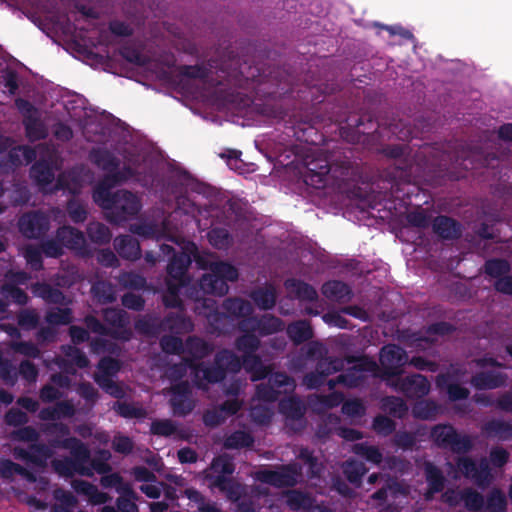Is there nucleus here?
<instances>
[{
	"label": "nucleus",
	"instance_id": "obj_1",
	"mask_svg": "<svg viewBox=\"0 0 512 512\" xmlns=\"http://www.w3.org/2000/svg\"><path fill=\"white\" fill-rule=\"evenodd\" d=\"M175 242L179 251L168 245L161 246L163 254L173 253L171 262L168 265L170 280L167 283V293L164 296L166 306L178 307L180 305L179 294L186 287L187 278L185 272L187 266L194 259L202 269L210 271L202 277L200 288L206 294L222 296L227 293V281L237 279L238 273L235 267L228 263L217 262L212 254H200L196 245L190 241L181 239H170Z\"/></svg>",
	"mask_w": 512,
	"mask_h": 512
},
{
	"label": "nucleus",
	"instance_id": "obj_2",
	"mask_svg": "<svg viewBox=\"0 0 512 512\" xmlns=\"http://www.w3.org/2000/svg\"><path fill=\"white\" fill-rule=\"evenodd\" d=\"M91 159L99 168L107 172L104 180L93 193L94 201L108 211L109 217L114 222L126 221L129 217L136 215L141 209L138 197L124 190L112 195L110 188L129 179L139 180L136 177L138 159L125 156L124 167L121 171L118 170V161L107 150L94 149L91 152Z\"/></svg>",
	"mask_w": 512,
	"mask_h": 512
},
{
	"label": "nucleus",
	"instance_id": "obj_3",
	"mask_svg": "<svg viewBox=\"0 0 512 512\" xmlns=\"http://www.w3.org/2000/svg\"><path fill=\"white\" fill-rule=\"evenodd\" d=\"M161 346L166 353L178 354L181 352L183 354L184 363L173 367L169 375L175 380L182 377V372L186 374L189 370L190 376L197 385L201 386V382L204 380L209 383L218 382L225 377L226 371L237 372L241 368L240 360L229 351H223L217 355L216 368L198 367L193 360L200 359L211 351L209 345L198 338H190L183 346L177 337H164Z\"/></svg>",
	"mask_w": 512,
	"mask_h": 512
},
{
	"label": "nucleus",
	"instance_id": "obj_4",
	"mask_svg": "<svg viewBox=\"0 0 512 512\" xmlns=\"http://www.w3.org/2000/svg\"><path fill=\"white\" fill-rule=\"evenodd\" d=\"M48 433L56 434L57 437L53 441L55 446H61L63 448L71 450L73 456L72 459L54 460V470L61 476H73L74 474H80L84 476H93L94 471L102 474L109 470V466L106 463H97L93 461L92 466H86L85 463L89 459L88 449L75 438H66L69 434V428L64 424H55L48 428Z\"/></svg>",
	"mask_w": 512,
	"mask_h": 512
},
{
	"label": "nucleus",
	"instance_id": "obj_5",
	"mask_svg": "<svg viewBox=\"0 0 512 512\" xmlns=\"http://www.w3.org/2000/svg\"><path fill=\"white\" fill-rule=\"evenodd\" d=\"M269 385H259L256 396L252 399L250 417L256 424H266L272 416L271 403L274 402L280 394H288L295 388L293 379L282 373L272 375Z\"/></svg>",
	"mask_w": 512,
	"mask_h": 512
},
{
	"label": "nucleus",
	"instance_id": "obj_6",
	"mask_svg": "<svg viewBox=\"0 0 512 512\" xmlns=\"http://www.w3.org/2000/svg\"><path fill=\"white\" fill-rule=\"evenodd\" d=\"M233 471L234 466L231 459L226 455L219 456L211 464L209 478L211 480V486L217 487L225 492L230 500L238 501L244 488L228 478Z\"/></svg>",
	"mask_w": 512,
	"mask_h": 512
},
{
	"label": "nucleus",
	"instance_id": "obj_7",
	"mask_svg": "<svg viewBox=\"0 0 512 512\" xmlns=\"http://www.w3.org/2000/svg\"><path fill=\"white\" fill-rule=\"evenodd\" d=\"M104 318L109 328L104 327L94 317H87L88 328L100 336H111L115 339L127 340L130 337V329L127 328L128 320L126 313L119 309H106Z\"/></svg>",
	"mask_w": 512,
	"mask_h": 512
},
{
	"label": "nucleus",
	"instance_id": "obj_8",
	"mask_svg": "<svg viewBox=\"0 0 512 512\" xmlns=\"http://www.w3.org/2000/svg\"><path fill=\"white\" fill-rule=\"evenodd\" d=\"M259 341L254 334H246L242 336L237 343L238 350L244 353L243 365L251 379L256 381L266 376L268 368L255 356L251 355L258 347Z\"/></svg>",
	"mask_w": 512,
	"mask_h": 512
},
{
	"label": "nucleus",
	"instance_id": "obj_9",
	"mask_svg": "<svg viewBox=\"0 0 512 512\" xmlns=\"http://www.w3.org/2000/svg\"><path fill=\"white\" fill-rule=\"evenodd\" d=\"M57 238L61 245L54 241H47L43 248L44 252L49 257H57L62 254V246L73 249L82 253L85 244L84 235L78 230L71 227H63L58 230Z\"/></svg>",
	"mask_w": 512,
	"mask_h": 512
},
{
	"label": "nucleus",
	"instance_id": "obj_10",
	"mask_svg": "<svg viewBox=\"0 0 512 512\" xmlns=\"http://www.w3.org/2000/svg\"><path fill=\"white\" fill-rule=\"evenodd\" d=\"M119 363L110 358H103L98 365V372L95 374L96 383L108 394L115 398L125 396L124 387L113 382L112 377L118 372Z\"/></svg>",
	"mask_w": 512,
	"mask_h": 512
},
{
	"label": "nucleus",
	"instance_id": "obj_11",
	"mask_svg": "<svg viewBox=\"0 0 512 512\" xmlns=\"http://www.w3.org/2000/svg\"><path fill=\"white\" fill-rule=\"evenodd\" d=\"M300 474L296 465L281 467L277 470L262 469L255 472V479L275 487L292 486L297 483Z\"/></svg>",
	"mask_w": 512,
	"mask_h": 512
},
{
	"label": "nucleus",
	"instance_id": "obj_12",
	"mask_svg": "<svg viewBox=\"0 0 512 512\" xmlns=\"http://www.w3.org/2000/svg\"><path fill=\"white\" fill-rule=\"evenodd\" d=\"M431 436L439 446L449 447L456 452L466 451L471 446L468 437L458 435L453 427L448 425L436 426Z\"/></svg>",
	"mask_w": 512,
	"mask_h": 512
},
{
	"label": "nucleus",
	"instance_id": "obj_13",
	"mask_svg": "<svg viewBox=\"0 0 512 512\" xmlns=\"http://www.w3.org/2000/svg\"><path fill=\"white\" fill-rule=\"evenodd\" d=\"M377 364L368 359H360L345 374H341L337 378V383H341L346 387H357L361 385L368 375H375L377 372Z\"/></svg>",
	"mask_w": 512,
	"mask_h": 512
},
{
	"label": "nucleus",
	"instance_id": "obj_14",
	"mask_svg": "<svg viewBox=\"0 0 512 512\" xmlns=\"http://www.w3.org/2000/svg\"><path fill=\"white\" fill-rule=\"evenodd\" d=\"M388 384L408 397H421L429 392V382L420 374L396 377L388 380Z\"/></svg>",
	"mask_w": 512,
	"mask_h": 512
},
{
	"label": "nucleus",
	"instance_id": "obj_15",
	"mask_svg": "<svg viewBox=\"0 0 512 512\" xmlns=\"http://www.w3.org/2000/svg\"><path fill=\"white\" fill-rule=\"evenodd\" d=\"M409 361L407 353L396 345H387L382 348L380 353V363L385 372L395 378L397 369L401 368ZM391 379V377H390ZM389 378L387 379V381Z\"/></svg>",
	"mask_w": 512,
	"mask_h": 512
},
{
	"label": "nucleus",
	"instance_id": "obj_16",
	"mask_svg": "<svg viewBox=\"0 0 512 512\" xmlns=\"http://www.w3.org/2000/svg\"><path fill=\"white\" fill-rule=\"evenodd\" d=\"M16 106L25 116L26 132L29 139L36 140L43 138L46 135V129L37 117V110L34 109L29 102L22 99L16 100Z\"/></svg>",
	"mask_w": 512,
	"mask_h": 512
},
{
	"label": "nucleus",
	"instance_id": "obj_17",
	"mask_svg": "<svg viewBox=\"0 0 512 512\" xmlns=\"http://www.w3.org/2000/svg\"><path fill=\"white\" fill-rule=\"evenodd\" d=\"M459 470L467 477L472 479L477 485L484 486L489 483L491 473L486 460H482L479 465L467 458L459 459Z\"/></svg>",
	"mask_w": 512,
	"mask_h": 512
},
{
	"label": "nucleus",
	"instance_id": "obj_18",
	"mask_svg": "<svg viewBox=\"0 0 512 512\" xmlns=\"http://www.w3.org/2000/svg\"><path fill=\"white\" fill-rule=\"evenodd\" d=\"M443 501L450 506H456L461 502L464 506L471 511H478L484 506L483 497L472 490H466L463 493L449 490L443 495Z\"/></svg>",
	"mask_w": 512,
	"mask_h": 512
},
{
	"label": "nucleus",
	"instance_id": "obj_19",
	"mask_svg": "<svg viewBox=\"0 0 512 512\" xmlns=\"http://www.w3.org/2000/svg\"><path fill=\"white\" fill-rule=\"evenodd\" d=\"M16 459L24 461L27 465L44 468L47 460L51 457V451L45 446H30L29 450L21 447L14 449Z\"/></svg>",
	"mask_w": 512,
	"mask_h": 512
},
{
	"label": "nucleus",
	"instance_id": "obj_20",
	"mask_svg": "<svg viewBox=\"0 0 512 512\" xmlns=\"http://www.w3.org/2000/svg\"><path fill=\"white\" fill-rule=\"evenodd\" d=\"M21 233L28 238H36L48 229V218L40 213L24 215L19 221Z\"/></svg>",
	"mask_w": 512,
	"mask_h": 512
},
{
	"label": "nucleus",
	"instance_id": "obj_21",
	"mask_svg": "<svg viewBox=\"0 0 512 512\" xmlns=\"http://www.w3.org/2000/svg\"><path fill=\"white\" fill-rule=\"evenodd\" d=\"M189 385L187 382L175 384L171 390V405L176 415H185L193 408V403L189 397Z\"/></svg>",
	"mask_w": 512,
	"mask_h": 512
},
{
	"label": "nucleus",
	"instance_id": "obj_22",
	"mask_svg": "<svg viewBox=\"0 0 512 512\" xmlns=\"http://www.w3.org/2000/svg\"><path fill=\"white\" fill-rule=\"evenodd\" d=\"M55 155L53 151L47 150V159H43L36 163L31 169V176L42 187L45 192L50 191L46 188L54 178L53 159ZM57 168H55L56 170Z\"/></svg>",
	"mask_w": 512,
	"mask_h": 512
},
{
	"label": "nucleus",
	"instance_id": "obj_23",
	"mask_svg": "<svg viewBox=\"0 0 512 512\" xmlns=\"http://www.w3.org/2000/svg\"><path fill=\"white\" fill-rule=\"evenodd\" d=\"M304 165L307 168L305 181L308 184L315 185L317 187H319L321 184H325L324 177L330 172V166L327 159H310L308 157L304 160Z\"/></svg>",
	"mask_w": 512,
	"mask_h": 512
},
{
	"label": "nucleus",
	"instance_id": "obj_24",
	"mask_svg": "<svg viewBox=\"0 0 512 512\" xmlns=\"http://www.w3.org/2000/svg\"><path fill=\"white\" fill-rule=\"evenodd\" d=\"M282 322L273 316H264L261 320H256L254 318L244 319L241 322V329L243 331L251 330L252 332H257L260 335L271 334L282 329Z\"/></svg>",
	"mask_w": 512,
	"mask_h": 512
},
{
	"label": "nucleus",
	"instance_id": "obj_25",
	"mask_svg": "<svg viewBox=\"0 0 512 512\" xmlns=\"http://www.w3.org/2000/svg\"><path fill=\"white\" fill-rule=\"evenodd\" d=\"M71 486L77 494L86 496L93 505L104 504L110 499L106 493L87 481L73 480Z\"/></svg>",
	"mask_w": 512,
	"mask_h": 512
},
{
	"label": "nucleus",
	"instance_id": "obj_26",
	"mask_svg": "<svg viewBox=\"0 0 512 512\" xmlns=\"http://www.w3.org/2000/svg\"><path fill=\"white\" fill-rule=\"evenodd\" d=\"M66 359L57 362L58 367L65 373H71L69 365H76L79 368H84L88 365V359L77 348L67 346L63 348Z\"/></svg>",
	"mask_w": 512,
	"mask_h": 512
},
{
	"label": "nucleus",
	"instance_id": "obj_27",
	"mask_svg": "<svg viewBox=\"0 0 512 512\" xmlns=\"http://www.w3.org/2000/svg\"><path fill=\"white\" fill-rule=\"evenodd\" d=\"M115 248L124 258L134 260L140 257L139 243L130 236H122L115 239Z\"/></svg>",
	"mask_w": 512,
	"mask_h": 512
},
{
	"label": "nucleus",
	"instance_id": "obj_28",
	"mask_svg": "<svg viewBox=\"0 0 512 512\" xmlns=\"http://www.w3.org/2000/svg\"><path fill=\"white\" fill-rule=\"evenodd\" d=\"M505 378L496 370H487L475 376L472 380L473 385L479 389H492L502 385Z\"/></svg>",
	"mask_w": 512,
	"mask_h": 512
},
{
	"label": "nucleus",
	"instance_id": "obj_29",
	"mask_svg": "<svg viewBox=\"0 0 512 512\" xmlns=\"http://www.w3.org/2000/svg\"><path fill=\"white\" fill-rule=\"evenodd\" d=\"M52 382L54 385H46L42 388L40 397L45 402L54 401L63 396V393L60 392V388H68L69 380L66 376L62 375H53Z\"/></svg>",
	"mask_w": 512,
	"mask_h": 512
},
{
	"label": "nucleus",
	"instance_id": "obj_30",
	"mask_svg": "<svg viewBox=\"0 0 512 512\" xmlns=\"http://www.w3.org/2000/svg\"><path fill=\"white\" fill-rule=\"evenodd\" d=\"M75 414V408L70 402H59L53 408H46L40 411L39 417L42 420H58L71 417Z\"/></svg>",
	"mask_w": 512,
	"mask_h": 512
},
{
	"label": "nucleus",
	"instance_id": "obj_31",
	"mask_svg": "<svg viewBox=\"0 0 512 512\" xmlns=\"http://www.w3.org/2000/svg\"><path fill=\"white\" fill-rule=\"evenodd\" d=\"M433 229L444 239H452L458 236L460 232L459 225L454 220L444 216L435 219Z\"/></svg>",
	"mask_w": 512,
	"mask_h": 512
},
{
	"label": "nucleus",
	"instance_id": "obj_32",
	"mask_svg": "<svg viewBox=\"0 0 512 512\" xmlns=\"http://www.w3.org/2000/svg\"><path fill=\"white\" fill-rule=\"evenodd\" d=\"M42 152V147H39L38 151L32 150L26 146L14 147L9 151V161L12 165L29 164L37 157L38 153L41 154Z\"/></svg>",
	"mask_w": 512,
	"mask_h": 512
},
{
	"label": "nucleus",
	"instance_id": "obj_33",
	"mask_svg": "<svg viewBox=\"0 0 512 512\" xmlns=\"http://www.w3.org/2000/svg\"><path fill=\"white\" fill-rule=\"evenodd\" d=\"M323 294L336 301H345L350 298L351 291L349 287L340 281H329L323 285Z\"/></svg>",
	"mask_w": 512,
	"mask_h": 512
},
{
	"label": "nucleus",
	"instance_id": "obj_34",
	"mask_svg": "<svg viewBox=\"0 0 512 512\" xmlns=\"http://www.w3.org/2000/svg\"><path fill=\"white\" fill-rule=\"evenodd\" d=\"M285 286L291 295L303 300L312 301L317 296L313 287L298 280L289 279L285 282Z\"/></svg>",
	"mask_w": 512,
	"mask_h": 512
},
{
	"label": "nucleus",
	"instance_id": "obj_35",
	"mask_svg": "<svg viewBox=\"0 0 512 512\" xmlns=\"http://www.w3.org/2000/svg\"><path fill=\"white\" fill-rule=\"evenodd\" d=\"M342 365V363L338 360H331V361H327L325 360L324 362L320 363V369L322 370L321 371V375H316V374H310V375H307L304 379V384L308 387V388H315L317 387L318 385H320L322 383V380H323V375H329L335 371H337V369Z\"/></svg>",
	"mask_w": 512,
	"mask_h": 512
},
{
	"label": "nucleus",
	"instance_id": "obj_36",
	"mask_svg": "<svg viewBox=\"0 0 512 512\" xmlns=\"http://www.w3.org/2000/svg\"><path fill=\"white\" fill-rule=\"evenodd\" d=\"M14 474L23 476L27 481L34 483L37 482V478L20 465L13 463L10 460L0 461V476L2 478L9 479Z\"/></svg>",
	"mask_w": 512,
	"mask_h": 512
},
{
	"label": "nucleus",
	"instance_id": "obj_37",
	"mask_svg": "<svg viewBox=\"0 0 512 512\" xmlns=\"http://www.w3.org/2000/svg\"><path fill=\"white\" fill-rule=\"evenodd\" d=\"M83 169L80 171H73L68 175H62L56 184V189L68 190L70 193H77L82 183L85 181L81 176Z\"/></svg>",
	"mask_w": 512,
	"mask_h": 512
},
{
	"label": "nucleus",
	"instance_id": "obj_38",
	"mask_svg": "<svg viewBox=\"0 0 512 512\" xmlns=\"http://www.w3.org/2000/svg\"><path fill=\"white\" fill-rule=\"evenodd\" d=\"M425 472L429 485V490L425 496L426 499L429 500L434 493L439 492L443 488V477L440 471L431 463L425 464Z\"/></svg>",
	"mask_w": 512,
	"mask_h": 512
},
{
	"label": "nucleus",
	"instance_id": "obj_39",
	"mask_svg": "<svg viewBox=\"0 0 512 512\" xmlns=\"http://www.w3.org/2000/svg\"><path fill=\"white\" fill-rule=\"evenodd\" d=\"M56 504L54 506L55 512H72L78 501L71 493L62 489H57L54 492Z\"/></svg>",
	"mask_w": 512,
	"mask_h": 512
},
{
	"label": "nucleus",
	"instance_id": "obj_40",
	"mask_svg": "<svg viewBox=\"0 0 512 512\" xmlns=\"http://www.w3.org/2000/svg\"><path fill=\"white\" fill-rule=\"evenodd\" d=\"M280 411L287 418L298 419L304 413V406L300 400L290 397L280 402Z\"/></svg>",
	"mask_w": 512,
	"mask_h": 512
},
{
	"label": "nucleus",
	"instance_id": "obj_41",
	"mask_svg": "<svg viewBox=\"0 0 512 512\" xmlns=\"http://www.w3.org/2000/svg\"><path fill=\"white\" fill-rule=\"evenodd\" d=\"M287 333L296 343H301L312 336L311 328L306 321H298L291 324L287 329Z\"/></svg>",
	"mask_w": 512,
	"mask_h": 512
},
{
	"label": "nucleus",
	"instance_id": "obj_42",
	"mask_svg": "<svg viewBox=\"0 0 512 512\" xmlns=\"http://www.w3.org/2000/svg\"><path fill=\"white\" fill-rule=\"evenodd\" d=\"M33 293L51 303H63L64 296L56 289H52L46 284H36L32 288Z\"/></svg>",
	"mask_w": 512,
	"mask_h": 512
},
{
	"label": "nucleus",
	"instance_id": "obj_43",
	"mask_svg": "<svg viewBox=\"0 0 512 512\" xmlns=\"http://www.w3.org/2000/svg\"><path fill=\"white\" fill-rule=\"evenodd\" d=\"M226 311L233 317H245L250 314V303L240 299H228L224 303Z\"/></svg>",
	"mask_w": 512,
	"mask_h": 512
},
{
	"label": "nucleus",
	"instance_id": "obj_44",
	"mask_svg": "<svg viewBox=\"0 0 512 512\" xmlns=\"http://www.w3.org/2000/svg\"><path fill=\"white\" fill-rule=\"evenodd\" d=\"M285 502L292 510H311V499L303 493L290 491L285 495Z\"/></svg>",
	"mask_w": 512,
	"mask_h": 512
},
{
	"label": "nucleus",
	"instance_id": "obj_45",
	"mask_svg": "<svg viewBox=\"0 0 512 512\" xmlns=\"http://www.w3.org/2000/svg\"><path fill=\"white\" fill-rule=\"evenodd\" d=\"M114 409L119 415L125 418L142 419L147 416V412L143 407L134 404L118 402L114 405Z\"/></svg>",
	"mask_w": 512,
	"mask_h": 512
},
{
	"label": "nucleus",
	"instance_id": "obj_46",
	"mask_svg": "<svg viewBox=\"0 0 512 512\" xmlns=\"http://www.w3.org/2000/svg\"><path fill=\"white\" fill-rule=\"evenodd\" d=\"M407 493L408 492L406 491V489L402 488L397 483H393V484L388 485L387 488L376 492L373 495V498L377 499V500L379 499V500H385V501L389 502L390 500L395 501L400 496L405 497L407 495Z\"/></svg>",
	"mask_w": 512,
	"mask_h": 512
},
{
	"label": "nucleus",
	"instance_id": "obj_47",
	"mask_svg": "<svg viewBox=\"0 0 512 512\" xmlns=\"http://www.w3.org/2000/svg\"><path fill=\"white\" fill-rule=\"evenodd\" d=\"M256 304L262 309H270L275 305L276 295L272 287L260 289L252 295Z\"/></svg>",
	"mask_w": 512,
	"mask_h": 512
},
{
	"label": "nucleus",
	"instance_id": "obj_48",
	"mask_svg": "<svg viewBox=\"0 0 512 512\" xmlns=\"http://www.w3.org/2000/svg\"><path fill=\"white\" fill-rule=\"evenodd\" d=\"M92 293L94 297L102 303L112 302L116 298L115 290L111 284L98 282L93 285Z\"/></svg>",
	"mask_w": 512,
	"mask_h": 512
},
{
	"label": "nucleus",
	"instance_id": "obj_49",
	"mask_svg": "<svg viewBox=\"0 0 512 512\" xmlns=\"http://www.w3.org/2000/svg\"><path fill=\"white\" fill-rule=\"evenodd\" d=\"M210 244L217 249H225L231 243V237L226 229L215 228L208 233Z\"/></svg>",
	"mask_w": 512,
	"mask_h": 512
},
{
	"label": "nucleus",
	"instance_id": "obj_50",
	"mask_svg": "<svg viewBox=\"0 0 512 512\" xmlns=\"http://www.w3.org/2000/svg\"><path fill=\"white\" fill-rule=\"evenodd\" d=\"M101 485L105 488L114 487L117 492L123 494H131V488L129 485L124 484L119 474L113 473L101 478Z\"/></svg>",
	"mask_w": 512,
	"mask_h": 512
},
{
	"label": "nucleus",
	"instance_id": "obj_51",
	"mask_svg": "<svg viewBox=\"0 0 512 512\" xmlns=\"http://www.w3.org/2000/svg\"><path fill=\"white\" fill-rule=\"evenodd\" d=\"M450 375H439L437 377V384L440 387L446 386L448 388L449 398L452 400L464 399L468 396V390L454 384H448V377Z\"/></svg>",
	"mask_w": 512,
	"mask_h": 512
},
{
	"label": "nucleus",
	"instance_id": "obj_52",
	"mask_svg": "<svg viewBox=\"0 0 512 512\" xmlns=\"http://www.w3.org/2000/svg\"><path fill=\"white\" fill-rule=\"evenodd\" d=\"M438 406L429 401H419L413 407V414L417 418L431 419L438 413Z\"/></svg>",
	"mask_w": 512,
	"mask_h": 512
},
{
	"label": "nucleus",
	"instance_id": "obj_53",
	"mask_svg": "<svg viewBox=\"0 0 512 512\" xmlns=\"http://www.w3.org/2000/svg\"><path fill=\"white\" fill-rule=\"evenodd\" d=\"M344 473L351 483L358 484L366 473V468L362 462L348 461L344 466Z\"/></svg>",
	"mask_w": 512,
	"mask_h": 512
},
{
	"label": "nucleus",
	"instance_id": "obj_54",
	"mask_svg": "<svg viewBox=\"0 0 512 512\" xmlns=\"http://www.w3.org/2000/svg\"><path fill=\"white\" fill-rule=\"evenodd\" d=\"M353 451L355 454L366 458L368 461L378 464L381 462L382 455L379 450L374 446H369L366 444H356L353 447Z\"/></svg>",
	"mask_w": 512,
	"mask_h": 512
},
{
	"label": "nucleus",
	"instance_id": "obj_55",
	"mask_svg": "<svg viewBox=\"0 0 512 512\" xmlns=\"http://www.w3.org/2000/svg\"><path fill=\"white\" fill-rule=\"evenodd\" d=\"M343 401V395L337 392L330 394L327 397L320 398L315 397V399H311L310 403L313 406L314 410H321L323 408H331L334 406H338Z\"/></svg>",
	"mask_w": 512,
	"mask_h": 512
},
{
	"label": "nucleus",
	"instance_id": "obj_56",
	"mask_svg": "<svg viewBox=\"0 0 512 512\" xmlns=\"http://www.w3.org/2000/svg\"><path fill=\"white\" fill-rule=\"evenodd\" d=\"M89 237L98 243H106L111 239L109 229L101 223H91L88 227Z\"/></svg>",
	"mask_w": 512,
	"mask_h": 512
},
{
	"label": "nucleus",
	"instance_id": "obj_57",
	"mask_svg": "<svg viewBox=\"0 0 512 512\" xmlns=\"http://www.w3.org/2000/svg\"><path fill=\"white\" fill-rule=\"evenodd\" d=\"M130 230H131L132 233L137 234V235L142 236V237H156V238H160V237L167 236V232H166V228L165 227H163L162 231H158V230H156V228L153 225L147 224V223H141V224H137V225H132Z\"/></svg>",
	"mask_w": 512,
	"mask_h": 512
},
{
	"label": "nucleus",
	"instance_id": "obj_58",
	"mask_svg": "<svg viewBox=\"0 0 512 512\" xmlns=\"http://www.w3.org/2000/svg\"><path fill=\"white\" fill-rule=\"evenodd\" d=\"M450 331V326L446 323H438V324H435L433 325L432 327L429 328L428 330V334L429 336L426 337V338H423V339H416L415 342H416V346L419 347L420 349H425L426 348V344L428 342H434L436 341V338L432 337L433 335H444L446 333H448Z\"/></svg>",
	"mask_w": 512,
	"mask_h": 512
},
{
	"label": "nucleus",
	"instance_id": "obj_59",
	"mask_svg": "<svg viewBox=\"0 0 512 512\" xmlns=\"http://www.w3.org/2000/svg\"><path fill=\"white\" fill-rule=\"evenodd\" d=\"M383 408L395 417H402L407 411L404 401L397 397L384 399Z\"/></svg>",
	"mask_w": 512,
	"mask_h": 512
},
{
	"label": "nucleus",
	"instance_id": "obj_60",
	"mask_svg": "<svg viewBox=\"0 0 512 512\" xmlns=\"http://www.w3.org/2000/svg\"><path fill=\"white\" fill-rule=\"evenodd\" d=\"M72 320L71 312L69 309H52L46 316V321L50 325H64Z\"/></svg>",
	"mask_w": 512,
	"mask_h": 512
},
{
	"label": "nucleus",
	"instance_id": "obj_61",
	"mask_svg": "<svg viewBox=\"0 0 512 512\" xmlns=\"http://www.w3.org/2000/svg\"><path fill=\"white\" fill-rule=\"evenodd\" d=\"M252 442V437L248 433L239 431L226 439L225 446L227 448H242L251 445Z\"/></svg>",
	"mask_w": 512,
	"mask_h": 512
},
{
	"label": "nucleus",
	"instance_id": "obj_62",
	"mask_svg": "<svg viewBox=\"0 0 512 512\" xmlns=\"http://www.w3.org/2000/svg\"><path fill=\"white\" fill-rule=\"evenodd\" d=\"M151 432L155 435L171 436L177 432V427L170 420H157L152 422Z\"/></svg>",
	"mask_w": 512,
	"mask_h": 512
},
{
	"label": "nucleus",
	"instance_id": "obj_63",
	"mask_svg": "<svg viewBox=\"0 0 512 512\" xmlns=\"http://www.w3.org/2000/svg\"><path fill=\"white\" fill-rule=\"evenodd\" d=\"M486 508L489 512H503L506 508V498L505 495L495 490L491 493Z\"/></svg>",
	"mask_w": 512,
	"mask_h": 512
},
{
	"label": "nucleus",
	"instance_id": "obj_64",
	"mask_svg": "<svg viewBox=\"0 0 512 512\" xmlns=\"http://www.w3.org/2000/svg\"><path fill=\"white\" fill-rule=\"evenodd\" d=\"M166 326H168L172 331H175L176 333L189 332L193 327L189 319H186L180 315H177L174 319H168Z\"/></svg>",
	"mask_w": 512,
	"mask_h": 512
}]
</instances>
